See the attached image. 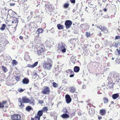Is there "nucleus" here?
<instances>
[{
  "instance_id": "f03ea898",
  "label": "nucleus",
  "mask_w": 120,
  "mask_h": 120,
  "mask_svg": "<svg viewBox=\"0 0 120 120\" xmlns=\"http://www.w3.org/2000/svg\"><path fill=\"white\" fill-rule=\"evenodd\" d=\"M43 64V67L45 70H49L51 69L52 67L51 64L47 63L46 62H44Z\"/></svg>"
},
{
  "instance_id": "6e6552de",
  "label": "nucleus",
  "mask_w": 120,
  "mask_h": 120,
  "mask_svg": "<svg viewBox=\"0 0 120 120\" xmlns=\"http://www.w3.org/2000/svg\"><path fill=\"white\" fill-rule=\"evenodd\" d=\"M61 49L60 50H61L63 52H65L66 51V49L65 48V44H63V43H62L61 45Z\"/></svg>"
},
{
  "instance_id": "423d86ee",
  "label": "nucleus",
  "mask_w": 120,
  "mask_h": 120,
  "mask_svg": "<svg viewBox=\"0 0 120 120\" xmlns=\"http://www.w3.org/2000/svg\"><path fill=\"white\" fill-rule=\"evenodd\" d=\"M66 101V102L68 104H69L71 101V99L69 95L67 94L65 96Z\"/></svg>"
},
{
  "instance_id": "39448f33",
  "label": "nucleus",
  "mask_w": 120,
  "mask_h": 120,
  "mask_svg": "<svg viewBox=\"0 0 120 120\" xmlns=\"http://www.w3.org/2000/svg\"><path fill=\"white\" fill-rule=\"evenodd\" d=\"M50 92V90L49 87L46 86L42 91V92L44 94H48Z\"/></svg>"
},
{
  "instance_id": "e433bc0d",
  "label": "nucleus",
  "mask_w": 120,
  "mask_h": 120,
  "mask_svg": "<svg viewBox=\"0 0 120 120\" xmlns=\"http://www.w3.org/2000/svg\"><path fill=\"white\" fill-rule=\"evenodd\" d=\"M116 52L117 53V55H120V47L119 48V50L118 49H116Z\"/></svg>"
},
{
  "instance_id": "79ce46f5",
  "label": "nucleus",
  "mask_w": 120,
  "mask_h": 120,
  "mask_svg": "<svg viewBox=\"0 0 120 120\" xmlns=\"http://www.w3.org/2000/svg\"><path fill=\"white\" fill-rule=\"evenodd\" d=\"M7 102V101H4L1 103L2 104V105L4 106H4L5 105H6Z\"/></svg>"
},
{
  "instance_id": "c756f323",
  "label": "nucleus",
  "mask_w": 120,
  "mask_h": 120,
  "mask_svg": "<svg viewBox=\"0 0 120 120\" xmlns=\"http://www.w3.org/2000/svg\"><path fill=\"white\" fill-rule=\"evenodd\" d=\"M76 60V59L75 58H72L71 57V61L74 64H75V61Z\"/></svg>"
},
{
  "instance_id": "bb28decb",
  "label": "nucleus",
  "mask_w": 120,
  "mask_h": 120,
  "mask_svg": "<svg viewBox=\"0 0 120 120\" xmlns=\"http://www.w3.org/2000/svg\"><path fill=\"white\" fill-rule=\"evenodd\" d=\"M103 100L104 103H107L109 101L108 99L106 97H104L103 98Z\"/></svg>"
},
{
  "instance_id": "1a4fd4ad",
  "label": "nucleus",
  "mask_w": 120,
  "mask_h": 120,
  "mask_svg": "<svg viewBox=\"0 0 120 120\" xmlns=\"http://www.w3.org/2000/svg\"><path fill=\"white\" fill-rule=\"evenodd\" d=\"M22 82L24 84H27L29 82V80L27 78H24L22 80Z\"/></svg>"
},
{
  "instance_id": "dca6fc26",
  "label": "nucleus",
  "mask_w": 120,
  "mask_h": 120,
  "mask_svg": "<svg viewBox=\"0 0 120 120\" xmlns=\"http://www.w3.org/2000/svg\"><path fill=\"white\" fill-rule=\"evenodd\" d=\"M44 52L43 49L42 48H41L40 49H39L37 53L39 55L41 54Z\"/></svg>"
},
{
  "instance_id": "6e6d98bb",
  "label": "nucleus",
  "mask_w": 120,
  "mask_h": 120,
  "mask_svg": "<svg viewBox=\"0 0 120 120\" xmlns=\"http://www.w3.org/2000/svg\"><path fill=\"white\" fill-rule=\"evenodd\" d=\"M77 10V8H75L73 11V13H74V12L76 11Z\"/></svg>"
},
{
  "instance_id": "0e129e2a",
  "label": "nucleus",
  "mask_w": 120,
  "mask_h": 120,
  "mask_svg": "<svg viewBox=\"0 0 120 120\" xmlns=\"http://www.w3.org/2000/svg\"><path fill=\"white\" fill-rule=\"evenodd\" d=\"M28 36L27 35H26L25 36V38L26 39H28Z\"/></svg>"
},
{
  "instance_id": "412c9836",
  "label": "nucleus",
  "mask_w": 120,
  "mask_h": 120,
  "mask_svg": "<svg viewBox=\"0 0 120 120\" xmlns=\"http://www.w3.org/2000/svg\"><path fill=\"white\" fill-rule=\"evenodd\" d=\"M57 26L59 30H61L64 28L63 26L62 25H61L60 24H58Z\"/></svg>"
},
{
  "instance_id": "a18cd8bd",
  "label": "nucleus",
  "mask_w": 120,
  "mask_h": 120,
  "mask_svg": "<svg viewBox=\"0 0 120 120\" xmlns=\"http://www.w3.org/2000/svg\"><path fill=\"white\" fill-rule=\"evenodd\" d=\"M18 90L19 92H22L24 91V90L21 88H20Z\"/></svg>"
},
{
  "instance_id": "9b49d317",
  "label": "nucleus",
  "mask_w": 120,
  "mask_h": 120,
  "mask_svg": "<svg viewBox=\"0 0 120 120\" xmlns=\"http://www.w3.org/2000/svg\"><path fill=\"white\" fill-rule=\"evenodd\" d=\"M31 99L30 100L29 99V101H28V102L30 104L32 105H35V101L34 100V99L32 97L31 98Z\"/></svg>"
},
{
  "instance_id": "f8f14e48",
  "label": "nucleus",
  "mask_w": 120,
  "mask_h": 120,
  "mask_svg": "<svg viewBox=\"0 0 120 120\" xmlns=\"http://www.w3.org/2000/svg\"><path fill=\"white\" fill-rule=\"evenodd\" d=\"M80 68L78 66H75L74 68V71L75 72H78L80 70Z\"/></svg>"
},
{
  "instance_id": "603ef678",
  "label": "nucleus",
  "mask_w": 120,
  "mask_h": 120,
  "mask_svg": "<svg viewBox=\"0 0 120 120\" xmlns=\"http://www.w3.org/2000/svg\"><path fill=\"white\" fill-rule=\"evenodd\" d=\"M120 38V36H116V37L115 39H119Z\"/></svg>"
},
{
  "instance_id": "4d7b16f0",
  "label": "nucleus",
  "mask_w": 120,
  "mask_h": 120,
  "mask_svg": "<svg viewBox=\"0 0 120 120\" xmlns=\"http://www.w3.org/2000/svg\"><path fill=\"white\" fill-rule=\"evenodd\" d=\"M70 73L71 74H74V72L72 70H71Z\"/></svg>"
},
{
  "instance_id": "a211bd4d",
  "label": "nucleus",
  "mask_w": 120,
  "mask_h": 120,
  "mask_svg": "<svg viewBox=\"0 0 120 120\" xmlns=\"http://www.w3.org/2000/svg\"><path fill=\"white\" fill-rule=\"evenodd\" d=\"M89 113L90 114H93L94 113V109H89Z\"/></svg>"
},
{
  "instance_id": "7ed1b4c3",
  "label": "nucleus",
  "mask_w": 120,
  "mask_h": 120,
  "mask_svg": "<svg viewBox=\"0 0 120 120\" xmlns=\"http://www.w3.org/2000/svg\"><path fill=\"white\" fill-rule=\"evenodd\" d=\"M72 24V22L70 20H67L65 22V25L67 29H69L71 27Z\"/></svg>"
},
{
  "instance_id": "4c0bfd02",
  "label": "nucleus",
  "mask_w": 120,
  "mask_h": 120,
  "mask_svg": "<svg viewBox=\"0 0 120 120\" xmlns=\"http://www.w3.org/2000/svg\"><path fill=\"white\" fill-rule=\"evenodd\" d=\"M13 12V11L11 9L9 10L8 11V14L10 15V16H11V13Z\"/></svg>"
},
{
  "instance_id": "393cba45",
  "label": "nucleus",
  "mask_w": 120,
  "mask_h": 120,
  "mask_svg": "<svg viewBox=\"0 0 120 120\" xmlns=\"http://www.w3.org/2000/svg\"><path fill=\"white\" fill-rule=\"evenodd\" d=\"M38 64V62L36 61L35 62L33 65H31L30 64V68H33L34 67H36Z\"/></svg>"
},
{
  "instance_id": "37998d69",
  "label": "nucleus",
  "mask_w": 120,
  "mask_h": 120,
  "mask_svg": "<svg viewBox=\"0 0 120 120\" xmlns=\"http://www.w3.org/2000/svg\"><path fill=\"white\" fill-rule=\"evenodd\" d=\"M86 35H87V37H89L90 36V33H89L88 32H86Z\"/></svg>"
},
{
  "instance_id": "2f4dec72",
  "label": "nucleus",
  "mask_w": 120,
  "mask_h": 120,
  "mask_svg": "<svg viewBox=\"0 0 120 120\" xmlns=\"http://www.w3.org/2000/svg\"><path fill=\"white\" fill-rule=\"evenodd\" d=\"M69 6V4L68 3H66L64 5V8H68Z\"/></svg>"
},
{
  "instance_id": "5fc2aeb1",
  "label": "nucleus",
  "mask_w": 120,
  "mask_h": 120,
  "mask_svg": "<svg viewBox=\"0 0 120 120\" xmlns=\"http://www.w3.org/2000/svg\"><path fill=\"white\" fill-rule=\"evenodd\" d=\"M99 45H96L95 46V48H99Z\"/></svg>"
},
{
  "instance_id": "338daca9",
  "label": "nucleus",
  "mask_w": 120,
  "mask_h": 120,
  "mask_svg": "<svg viewBox=\"0 0 120 120\" xmlns=\"http://www.w3.org/2000/svg\"><path fill=\"white\" fill-rule=\"evenodd\" d=\"M116 107L117 108H118L120 107V105L118 104L116 105Z\"/></svg>"
},
{
  "instance_id": "58836bf2",
  "label": "nucleus",
  "mask_w": 120,
  "mask_h": 120,
  "mask_svg": "<svg viewBox=\"0 0 120 120\" xmlns=\"http://www.w3.org/2000/svg\"><path fill=\"white\" fill-rule=\"evenodd\" d=\"M23 103L22 101V102H21L20 103V105H19V107L22 108L24 106V104H23Z\"/></svg>"
},
{
  "instance_id": "c85d7f7f",
  "label": "nucleus",
  "mask_w": 120,
  "mask_h": 120,
  "mask_svg": "<svg viewBox=\"0 0 120 120\" xmlns=\"http://www.w3.org/2000/svg\"><path fill=\"white\" fill-rule=\"evenodd\" d=\"M32 108L30 106H27L26 108V110L28 111H30L32 109Z\"/></svg>"
},
{
  "instance_id": "3c124183",
  "label": "nucleus",
  "mask_w": 120,
  "mask_h": 120,
  "mask_svg": "<svg viewBox=\"0 0 120 120\" xmlns=\"http://www.w3.org/2000/svg\"><path fill=\"white\" fill-rule=\"evenodd\" d=\"M4 108V106L2 105V103L0 102V108H2L3 109Z\"/></svg>"
},
{
  "instance_id": "20e7f679",
  "label": "nucleus",
  "mask_w": 120,
  "mask_h": 120,
  "mask_svg": "<svg viewBox=\"0 0 120 120\" xmlns=\"http://www.w3.org/2000/svg\"><path fill=\"white\" fill-rule=\"evenodd\" d=\"M11 117L13 120H19L21 118V116L18 114H15L11 115Z\"/></svg>"
},
{
  "instance_id": "e2e57ef3",
  "label": "nucleus",
  "mask_w": 120,
  "mask_h": 120,
  "mask_svg": "<svg viewBox=\"0 0 120 120\" xmlns=\"http://www.w3.org/2000/svg\"><path fill=\"white\" fill-rule=\"evenodd\" d=\"M18 101L19 102H20V103H21V102H22V100H21V99L20 98H19V99L18 100Z\"/></svg>"
},
{
  "instance_id": "864d4df0",
  "label": "nucleus",
  "mask_w": 120,
  "mask_h": 120,
  "mask_svg": "<svg viewBox=\"0 0 120 120\" xmlns=\"http://www.w3.org/2000/svg\"><path fill=\"white\" fill-rule=\"evenodd\" d=\"M50 31H51V32L52 33H53L54 32V29L53 28L51 29V30H50Z\"/></svg>"
},
{
  "instance_id": "de8ad7c7",
  "label": "nucleus",
  "mask_w": 120,
  "mask_h": 120,
  "mask_svg": "<svg viewBox=\"0 0 120 120\" xmlns=\"http://www.w3.org/2000/svg\"><path fill=\"white\" fill-rule=\"evenodd\" d=\"M62 43H61V44H58V48L59 49V50H60V49H61V44Z\"/></svg>"
},
{
  "instance_id": "09e8293b",
  "label": "nucleus",
  "mask_w": 120,
  "mask_h": 120,
  "mask_svg": "<svg viewBox=\"0 0 120 120\" xmlns=\"http://www.w3.org/2000/svg\"><path fill=\"white\" fill-rule=\"evenodd\" d=\"M39 103L41 104H42L44 103V101L43 100H39Z\"/></svg>"
},
{
  "instance_id": "13d9d810",
  "label": "nucleus",
  "mask_w": 120,
  "mask_h": 120,
  "mask_svg": "<svg viewBox=\"0 0 120 120\" xmlns=\"http://www.w3.org/2000/svg\"><path fill=\"white\" fill-rule=\"evenodd\" d=\"M10 5L11 6H13L15 5V4L12 3L10 4Z\"/></svg>"
},
{
  "instance_id": "69168bd1",
  "label": "nucleus",
  "mask_w": 120,
  "mask_h": 120,
  "mask_svg": "<svg viewBox=\"0 0 120 120\" xmlns=\"http://www.w3.org/2000/svg\"><path fill=\"white\" fill-rule=\"evenodd\" d=\"M102 117L101 116H99L98 117V119L99 120H100L102 119Z\"/></svg>"
},
{
  "instance_id": "ea45409f",
  "label": "nucleus",
  "mask_w": 120,
  "mask_h": 120,
  "mask_svg": "<svg viewBox=\"0 0 120 120\" xmlns=\"http://www.w3.org/2000/svg\"><path fill=\"white\" fill-rule=\"evenodd\" d=\"M48 110L47 107H43L42 110V111H47Z\"/></svg>"
},
{
  "instance_id": "f3484780",
  "label": "nucleus",
  "mask_w": 120,
  "mask_h": 120,
  "mask_svg": "<svg viewBox=\"0 0 120 120\" xmlns=\"http://www.w3.org/2000/svg\"><path fill=\"white\" fill-rule=\"evenodd\" d=\"M119 95L118 93L114 94L112 95V97L114 99H116L119 97Z\"/></svg>"
},
{
  "instance_id": "f257e3e1",
  "label": "nucleus",
  "mask_w": 120,
  "mask_h": 120,
  "mask_svg": "<svg viewBox=\"0 0 120 120\" xmlns=\"http://www.w3.org/2000/svg\"><path fill=\"white\" fill-rule=\"evenodd\" d=\"M45 12L48 14L50 13L52 9L51 4L49 3H46L45 5Z\"/></svg>"
},
{
  "instance_id": "bf43d9fd",
  "label": "nucleus",
  "mask_w": 120,
  "mask_h": 120,
  "mask_svg": "<svg viewBox=\"0 0 120 120\" xmlns=\"http://www.w3.org/2000/svg\"><path fill=\"white\" fill-rule=\"evenodd\" d=\"M78 82L79 84L80 85L82 83V82L81 81H78Z\"/></svg>"
},
{
  "instance_id": "0eeeda50",
  "label": "nucleus",
  "mask_w": 120,
  "mask_h": 120,
  "mask_svg": "<svg viewBox=\"0 0 120 120\" xmlns=\"http://www.w3.org/2000/svg\"><path fill=\"white\" fill-rule=\"evenodd\" d=\"M18 18H16L15 17H14L12 19V23H15L16 24L15 26V27L17 26V24L18 22Z\"/></svg>"
},
{
  "instance_id": "72a5a7b5",
  "label": "nucleus",
  "mask_w": 120,
  "mask_h": 120,
  "mask_svg": "<svg viewBox=\"0 0 120 120\" xmlns=\"http://www.w3.org/2000/svg\"><path fill=\"white\" fill-rule=\"evenodd\" d=\"M6 27V25L4 24H3L1 27L0 28V30L2 31L4 30Z\"/></svg>"
},
{
  "instance_id": "774afa93",
  "label": "nucleus",
  "mask_w": 120,
  "mask_h": 120,
  "mask_svg": "<svg viewBox=\"0 0 120 120\" xmlns=\"http://www.w3.org/2000/svg\"><path fill=\"white\" fill-rule=\"evenodd\" d=\"M82 88L83 89H85L86 88V86L85 85H84L82 87Z\"/></svg>"
},
{
  "instance_id": "ddd939ff",
  "label": "nucleus",
  "mask_w": 120,
  "mask_h": 120,
  "mask_svg": "<svg viewBox=\"0 0 120 120\" xmlns=\"http://www.w3.org/2000/svg\"><path fill=\"white\" fill-rule=\"evenodd\" d=\"M119 75L118 74H113L112 75V77L115 79H117L120 78L119 77Z\"/></svg>"
},
{
  "instance_id": "680f3d73",
  "label": "nucleus",
  "mask_w": 120,
  "mask_h": 120,
  "mask_svg": "<svg viewBox=\"0 0 120 120\" xmlns=\"http://www.w3.org/2000/svg\"><path fill=\"white\" fill-rule=\"evenodd\" d=\"M74 75V74H71L70 75V77H73Z\"/></svg>"
},
{
  "instance_id": "4468645a",
  "label": "nucleus",
  "mask_w": 120,
  "mask_h": 120,
  "mask_svg": "<svg viewBox=\"0 0 120 120\" xmlns=\"http://www.w3.org/2000/svg\"><path fill=\"white\" fill-rule=\"evenodd\" d=\"M76 88L74 87H70L69 89V91L72 93H74L75 92Z\"/></svg>"
},
{
  "instance_id": "a878e982",
  "label": "nucleus",
  "mask_w": 120,
  "mask_h": 120,
  "mask_svg": "<svg viewBox=\"0 0 120 120\" xmlns=\"http://www.w3.org/2000/svg\"><path fill=\"white\" fill-rule=\"evenodd\" d=\"M24 58L25 60L27 61L28 59L30 58V56L28 54H26L25 55Z\"/></svg>"
},
{
  "instance_id": "4be33fe9",
  "label": "nucleus",
  "mask_w": 120,
  "mask_h": 120,
  "mask_svg": "<svg viewBox=\"0 0 120 120\" xmlns=\"http://www.w3.org/2000/svg\"><path fill=\"white\" fill-rule=\"evenodd\" d=\"M40 117L36 115L34 118H32L31 120H40Z\"/></svg>"
},
{
  "instance_id": "49530a36",
  "label": "nucleus",
  "mask_w": 120,
  "mask_h": 120,
  "mask_svg": "<svg viewBox=\"0 0 120 120\" xmlns=\"http://www.w3.org/2000/svg\"><path fill=\"white\" fill-rule=\"evenodd\" d=\"M41 74L42 75H44L43 76V77L47 75L46 73L45 72H43Z\"/></svg>"
},
{
  "instance_id": "473e14b6",
  "label": "nucleus",
  "mask_w": 120,
  "mask_h": 120,
  "mask_svg": "<svg viewBox=\"0 0 120 120\" xmlns=\"http://www.w3.org/2000/svg\"><path fill=\"white\" fill-rule=\"evenodd\" d=\"M12 63L13 65H16L18 64V62L16 60H12Z\"/></svg>"
},
{
  "instance_id": "cd10ccee",
  "label": "nucleus",
  "mask_w": 120,
  "mask_h": 120,
  "mask_svg": "<svg viewBox=\"0 0 120 120\" xmlns=\"http://www.w3.org/2000/svg\"><path fill=\"white\" fill-rule=\"evenodd\" d=\"M2 68L3 71L4 73L7 72L8 71V70L6 67L5 66H2Z\"/></svg>"
},
{
  "instance_id": "052dcab7",
  "label": "nucleus",
  "mask_w": 120,
  "mask_h": 120,
  "mask_svg": "<svg viewBox=\"0 0 120 120\" xmlns=\"http://www.w3.org/2000/svg\"><path fill=\"white\" fill-rule=\"evenodd\" d=\"M23 37L21 36H20L19 37V38L20 39L22 40L23 39Z\"/></svg>"
},
{
  "instance_id": "2eb2a0df",
  "label": "nucleus",
  "mask_w": 120,
  "mask_h": 120,
  "mask_svg": "<svg viewBox=\"0 0 120 120\" xmlns=\"http://www.w3.org/2000/svg\"><path fill=\"white\" fill-rule=\"evenodd\" d=\"M61 117L63 118L64 119H66L69 118V115L66 113H64L61 116Z\"/></svg>"
},
{
  "instance_id": "5701e85b",
  "label": "nucleus",
  "mask_w": 120,
  "mask_h": 120,
  "mask_svg": "<svg viewBox=\"0 0 120 120\" xmlns=\"http://www.w3.org/2000/svg\"><path fill=\"white\" fill-rule=\"evenodd\" d=\"M44 62H46L47 63L49 64H51V63H52V60L50 59L49 58H47V61H45Z\"/></svg>"
},
{
  "instance_id": "b1692460",
  "label": "nucleus",
  "mask_w": 120,
  "mask_h": 120,
  "mask_svg": "<svg viewBox=\"0 0 120 120\" xmlns=\"http://www.w3.org/2000/svg\"><path fill=\"white\" fill-rule=\"evenodd\" d=\"M106 113V111L104 109H101L100 110V113L101 115H105Z\"/></svg>"
},
{
  "instance_id": "c03bdc74",
  "label": "nucleus",
  "mask_w": 120,
  "mask_h": 120,
  "mask_svg": "<svg viewBox=\"0 0 120 120\" xmlns=\"http://www.w3.org/2000/svg\"><path fill=\"white\" fill-rule=\"evenodd\" d=\"M15 80L16 81H18L19 80V79H20V77H19L18 76H17L15 77Z\"/></svg>"
},
{
  "instance_id": "aec40b11",
  "label": "nucleus",
  "mask_w": 120,
  "mask_h": 120,
  "mask_svg": "<svg viewBox=\"0 0 120 120\" xmlns=\"http://www.w3.org/2000/svg\"><path fill=\"white\" fill-rule=\"evenodd\" d=\"M43 114V111L42 110H40L38 111V112L37 114V115L40 117Z\"/></svg>"
},
{
  "instance_id": "9d476101",
  "label": "nucleus",
  "mask_w": 120,
  "mask_h": 120,
  "mask_svg": "<svg viewBox=\"0 0 120 120\" xmlns=\"http://www.w3.org/2000/svg\"><path fill=\"white\" fill-rule=\"evenodd\" d=\"M22 100L24 103H27L28 102L29 99L27 98L26 97H24L22 98Z\"/></svg>"
},
{
  "instance_id": "c9c22d12",
  "label": "nucleus",
  "mask_w": 120,
  "mask_h": 120,
  "mask_svg": "<svg viewBox=\"0 0 120 120\" xmlns=\"http://www.w3.org/2000/svg\"><path fill=\"white\" fill-rule=\"evenodd\" d=\"M107 79L108 80L109 82H108V84H110L111 83V82H110V81H111L112 80L111 78L110 77H109L107 78Z\"/></svg>"
},
{
  "instance_id": "7c9ffc66",
  "label": "nucleus",
  "mask_w": 120,
  "mask_h": 120,
  "mask_svg": "<svg viewBox=\"0 0 120 120\" xmlns=\"http://www.w3.org/2000/svg\"><path fill=\"white\" fill-rule=\"evenodd\" d=\"M118 42L117 41L116 42H114L113 44H114V45L113 46L114 47H117L118 46V45H120V43L119 44Z\"/></svg>"
},
{
  "instance_id": "a19ab883",
  "label": "nucleus",
  "mask_w": 120,
  "mask_h": 120,
  "mask_svg": "<svg viewBox=\"0 0 120 120\" xmlns=\"http://www.w3.org/2000/svg\"><path fill=\"white\" fill-rule=\"evenodd\" d=\"M71 70H72L71 69H68L66 71V72L67 73V75H68V74H70Z\"/></svg>"
},
{
  "instance_id": "f704fd0d",
  "label": "nucleus",
  "mask_w": 120,
  "mask_h": 120,
  "mask_svg": "<svg viewBox=\"0 0 120 120\" xmlns=\"http://www.w3.org/2000/svg\"><path fill=\"white\" fill-rule=\"evenodd\" d=\"M53 86L54 87L57 88L58 87V85L56 83L54 82L53 83Z\"/></svg>"
},
{
  "instance_id": "8fccbe9b",
  "label": "nucleus",
  "mask_w": 120,
  "mask_h": 120,
  "mask_svg": "<svg viewBox=\"0 0 120 120\" xmlns=\"http://www.w3.org/2000/svg\"><path fill=\"white\" fill-rule=\"evenodd\" d=\"M71 2L72 3L75 4V0H70Z\"/></svg>"
},
{
  "instance_id": "6ab92c4d",
  "label": "nucleus",
  "mask_w": 120,
  "mask_h": 120,
  "mask_svg": "<svg viewBox=\"0 0 120 120\" xmlns=\"http://www.w3.org/2000/svg\"><path fill=\"white\" fill-rule=\"evenodd\" d=\"M43 29L41 28H40L38 29L36 31V33L39 34L40 33H41L43 32Z\"/></svg>"
}]
</instances>
